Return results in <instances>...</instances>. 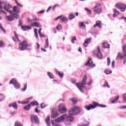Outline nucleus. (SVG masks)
<instances>
[{"instance_id": "obj_1", "label": "nucleus", "mask_w": 126, "mask_h": 126, "mask_svg": "<svg viewBox=\"0 0 126 126\" xmlns=\"http://www.w3.org/2000/svg\"><path fill=\"white\" fill-rule=\"evenodd\" d=\"M12 8V6L11 4H9L7 1H0V9H4V10H6L7 12L10 13L12 11L10 10L9 9Z\"/></svg>"}, {"instance_id": "obj_2", "label": "nucleus", "mask_w": 126, "mask_h": 126, "mask_svg": "<svg viewBox=\"0 0 126 126\" xmlns=\"http://www.w3.org/2000/svg\"><path fill=\"white\" fill-rule=\"evenodd\" d=\"M87 80V76L84 75L82 81L81 83H78L76 84V86L78 87L81 92H84V91L86 90V88L84 85H86V81Z\"/></svg>"}, {"instance_id": "obj_3", "label": "nucleus", "mask_w": 126, "mask_h": 126, "mask_svg": "<svg viewBox=\"0 0 126 126\" xmlns=\"http://www.w3.org/2000/svg\"><path fill=\"white\" fill-rule=\"evenodd\" d=\"M82 111V108L79 106H74L69 110V114L71 116H75L80 114Z\"/></svg>"}, {"instance_id": "obj_4", "label": "nucleus", "mask_w": 126, "mask_h": 126, "mask_svg": "<svg viewBox=\"0 0 126 126\" xmlns=\"http://www.w3.org/2000/svg\"><path fill=\"white\" fill-rule=\"evenodd\" d=\"M19 49L20 51H25V50H31L32 49V44H28L27 41H24L19 43Z\"/></svg>"}, {"instance_id": "obj_5", "label": "nucleus", "mask_w": 126, "mask_h": 126, "mask_svg": "<svg viewBox=\"0 0 126 126\" xmlns=\"http://www.w3.org/2000/svg\"><path fill=\"white\" fill-rule=\"evenodd\" d=\"M31 123L32 124H34L35 125H40V120H39V118L37 115H32L31 116Z\"/></svg>"}, {"instance_id": "obj_6", "label": "nucleus", "mask_w": 126, "mask_h": 126, "mask_svg": "<svg viewBox=\"0 0 126 126\" xmlns=\"http://www.w3.org/2000/svg\"><path fill=\"white\" fill-rule=\"evenodd\" d=\"M58 111L60 113L63 114V113H66L67 112V109L65 108V104L64 103H61L58 107Z\"/></svg>"}, {"instance_id": "obj_7", "label": "nucleus", "mask_w": 126, "mask_h": 126, "mask_svg": "<svg viewBox=\"0 0 126 126\" xmlns=\"http://www.w3.org/2000/svg\"><path fill=\"white\" fill-rule=\"evenodd\" d=\"M9 84H13L16 89H19L20 88V84L17 82L15 79H13L10 81Z\"/></svg>"}, {"instance_id": "obj_8", "label": "nucleus", "mask_w": 126, "mask_h": 126, "mask_svg": "<svg viewBox=\"0 0 126 126\" xmlns=\"http://www.w3.org/2000/svg\"><path fill=\"white\" fill-rule=\"evenodd\" d=\"M116 7L119 9H121V11H125L126 9V5L124 3H117L116 5Z\"/></svg>"}, {"instance_id": "obj_9", "label": "nucleus", "mask_w": 126, "mask_h": 126, "mask_svg": "<svg viewBox=\"0 0 126 126\" xmlns=\"http://www.w3.org/2000/svg\"><path fill=\"white\" fill-rule=\"evenodd\" d=\"M65 119L68 125H71L70 123H73V121H74V118H73L71 115L69 116L66 115V117Z\"/></svg>"}, {"instance_id": "obj_10", "label": "nucleus", "mask_w": 126, "mask_h": 126, "mask_svg": "<svg viewBox=\"0 0 126 126\" xmlns=\"http://www.w3.org/2000/svg\"><path fill=\"white\" fill-rule=\"evenodd\" d=\"M92 61V59L91 58H89V60L87 63H86L85 65L89 67H95L96 65L93 63V62H91Z\"/></svg>"}, {"instance_id": "obj_11", "label": "nucleus", "mask_w": 126, "mask_h": 126, "mask_svg": "<svg viewBox=\"0 0 126 126\" xmlns=\"http://www.w3.org/2000/svg\"><path fill=\"white\" fill-rule=\"evenodd\" d=\"M66 116H67V114H63L59 118L55 119V121H57L59 123H62V122H63V121H64V119L66 118Z\"/></svg>"}, {"instance_id": "obj_12", "label": "nucleus", "mask_w": 126, "mask_h": 126, "mask_svg": "<svg viewBox=\"0 0 126 126\" xmlns=\"http://www.w3.org/2000/svg\"><path fill=\"white\" fill-rule=\"evenodd\" d=\"M58 116H59V113H58V111H57L55 109H52L51 115L52 119H55V118H57Z\"/></svg>"}, {"instance_id": "obj_13", "label": "nucleus", "mask_w": 126, "mask_h": 126, "mask_svg": "<svg viewBox=\"0 0 126 126\" xmlns=\"http://www.w3.org/2000/svg\"><path fill=\"white\" fill-rule=\"evenodd\" d=\"M97 52H96V57L99 59H102L103 58V55H102V53H101V51L100 50V47H97Z\"/></svg>"}, {"instance_id": "obj_14", "label": "nucleus", "mask_w": 126, "mask_h": 126, "mask_svg": "<svg viewBox=\"0 0 126 126\" xmlns=\"http://www.w3.org/2000/svg\"><path fill=\"white\" fill-rule=\"evenodd\" d=\"M93 105H94V106H93V108H96L97 106H98V107H101L102 108H106V107H107V105H106L99 104L96 102H94Z\"/></svg>"}, {"instance_id": "obj_15", "label": "nucleus", "mask_w": 126, "mask_h": 126, "mask_svg": "<svg viewBox=\"0 0 126 126\" xmlns=\"http://www.w3.org/2000/svg\"><path fill=\"white\" fill-rule=\"evenodd\" d=\"M9 107L10 108L12 107L14 108L15 110H17V109H18V106L17 105L16 102H15L9 104Z\"/></svg>"}, {"instance_id": "obj_16", "label": "nucleus", "mask_w": 126, "mask_h": 126, "mask_svg": "<svg viewBox=\"0 0 126 126\" xmlns=\"http://www.w3.org/2000/svg\"><path fill=\"white\" fill-rule=\"evenodd\" d=\"M31 26L32 27H37V28H41L42 26L38 22H33L32 23Z\"/></svg>"}, {"instance_id": "obj_17", "label": "nucleus", "mask_w": 126, "mask_h": 126, "mask_svg": "<svg viewBox=\"0 0 126 126\" xmlns=\"http://www.w3.org/2000/svg\"><path fill=\"white\" fill-rule=\"evenodd\" d=\"M13 10L14 12H15V13L18 14L20 13V9L17 6H14L13 7Z\"/></svg>"}, {"instance_id": "obj_18", "label": "nucleus", "mask_w": 126, "mask_h": 126, "mask_svg": "<svg viewBox=\"0 0 126 126\" xmlns=\"http://www.w3.org/2000/svg\"><path fill=\"white\" fill-rule=\"evenodd\" d=\"M91 40L92 38H88L87 39H86V40L85 41L83 45L85 47H87V46H88V44H90L91 42Z\"/></svg>"}, {"instance_id": "obj_19", "label": "nucleus", "mask_w": 126, "mask_h": 126, "mask_svg": "<svg viewBox=\"0 0 126 126\" xmlns=\"http://www.w3.org/2000/svg\"><path fill=\"white\" fill-rule=\"evenodd\" d=\"M94 11L96 12V13H98V14H100L102 12V11H103V8L99 7L94 9Z\"/></svg>"}, {"instance_id": "obj_20", "label": "nucleus", "mask_w": 126, "mask_h": 126, "mask_svg": "<svg viewBox=\"0 0 126 126\" xmlns=\"http://www.w3.org/2000/svg\"><path fill=\"white\" fill-rule=\"evenodd\" d=\"M21 28L23 31H27L28 30H31V29H32L31 27H29L27 26H23L21 27Z\"/></svg>"}, {"instance_id": "obj_21", "label": "nucleus", "mask_w": 126, "mask_h": 126, "mask_svg": "<svg viewBox=\"0 0 126 126\" xmlns=\"http://www.w3.org/2000/svg\"><path fill=\"white\" fill-rule=\"evenodd\" d=\"M10 14H11V15L12 16H13V17H14L16 19H18V18H19V17H20V16H19V15L13 12V11H12L10 13Z\"/></svg>"}, {"instance_id": "obj_22", "label": "nucleus", "mask_w": 126, "mask_h": 126, "mask_svg": "<svg viewBox=\"0 0 126 126\" xmlns=\"http://www.w3.org/2000/svg\"><path fill=\"white\" fill-rule=\"evenodd\" d=\"M93 107H94V104L91 105L90 106L85 105L84 106V108L85 109H86V110H87L88 111H90V110H91V109H95V108H93Z\"/></svg>"}, {"instance_id": "obj_23", "label": "nucleus", "mask_w": 126, "mask_h": 126, "mask_svg": "<svg viewBox=\"0 0 126 126\" xmlns=\"http://www.w3.org/2000/svg\"><path fill=\"white\" fill-rule=\"evenodd\" d=\"M68 19L66 17H63V18H60V21L63 22V23H66Z\"/></svg>"}, {"instance_id": "obj_24", "label": "nucleus", "mask_w": 126, "mask_h": 126, "mask_svg": "<svg viewBox=\"0 0 126 126\" xmlns=\"http://www.w3.org/2000/svg\"><path fill=\"white\" fill-rule=\"evenodd\" d=\"M69 20H72V19H73V18H75V14L73 13H70L69 14Z\"/></svg>"}, {"instance_id": "obj_25", "label": "nucleus", "mask_w": 126, "mask_h": 126, "mask_svg": "<svg viewBox=\"0 0 126 126\" xmlns=\"http://www.w3.org/2000/svg\"><path fill=\"white\" fill-rule=\"evenodd\" d=\"M24 109L25 110V111H29V110L31 109V104H29L28 105L24 106Z\"/></svg>"}, {"instance_id": "obj_26", "label": "nucleus", "mask_w": 126, "mask_h": 126, "mask_svg": "<svg viewBox=\"0 0 126 126\" xmlns=\"http://www.w3.org/2000/svg\"><path fill=\"white\" fill-rule=\"evenodd\" d=\"M56 74L59 75L60 76V77H61V78H63V72L61 73L60 72H59V71H57L56 70Z\"/></svg>"}, {"instance_id": "obj_27", "label": "nucleus", "mask_w": 126, "mask_h": 126, "mask_svg": "<svg viewBox=\"0 0 126 126\" xmlns=\"http://www.w3.org/2000/svg\"><path fill=\"white\" fill-rule=\"evenodd\" d=\"M79 27L81 28V29H84L85 28H86V27L85 26L84 22L79 23Z\"/></svg>"}, {"instance_id": "obj_28", "label": "nucleus", "mask_w": 126, "mask_h": 126, "mask_svg": "<svg viewBox=\"0 0 126 126\" xmlns=\"http://www.w3.org/2000/svg\"><path fill=\"white\" fill-rule=\"evenodd\" d=\"M55 123H54V122H53V121H52V124L53 126H62L61 125V124H60L59 123H60L59 122H57V121H55Z\"/></svg>"}, {"instance_id": "obj_29", "label": "nucleus", "mask_w": 126, "mask_h": 126, "mask_svg": "<svg viewBox=\"0 0 126 126\" xmlns=\"http://www.w3.org/2000/svg\"><path fill=\"white\" fill-rule=\"evenodd\" d=\"M6 18L7 19V20L8 21H13L14 20V19L13 17H11V16H6Z\"/></svg>"}, {"instance_id": "obj_30", "label": "nucleus", "mask_w": 126, "mask_h": 126, "mask_svg": "<svg viewBox=\"0 0 126 126\" xmlns=\"http://www.w3.org/2000/svg\"><path fill=\"white\" fill-rule=\"evenodd\" d=\"M50 117H48L47 118V119L45 120V122L47 124V125L48 126H50V125H51V122L50 121Z\"/></svg>"}, {"instance_id": "obj_31", "label": "nucleus", "mask_w": 126, "mask_h": 126, "mask_svg": "<svg viewBox=\"0 0 126 126\" xmlns=\"http://www.w3.org/2000/svg\"><path fill=\"white\" fill-rule=\"evenodd\" d=\"M96 26L98 27V28H102V23L101 21H96Z\"/></svg>"}, {"instance_id": "obj_32", "label": "nucleus", "mask_w": 126, "mask_h": 126, "mask_svg": "<svg viewBox=\"0 0 126 126\" xmlns=\"http://www.w3.org/2000/svg\"><path fill=\"white\" fill-rule=\"evenodd\" d=\"M27 20L28 21V22H32L33 21H39V20H40L37 18H35V19H33L32 20H30L29 18H28Z\"/></svg>"}, {"instance_id": "obj_33", "label": "nucleus", "mask_w": 126, "mask_h": 126, "mask_svg": "<svg viewBox=\"0 0 126 126\" xmlns=\"http://www.w3.org/2000/svg\"><path fill=\"white\" fill-rule=\"evenodd\" d=\"M102 46L103 48L109 49L110 48V45L108 44V43L104 42L102 44Z\"/></svg>"}, {"instance_id": "obj_34", "label": "nucleus", "mask_w": 126, "mask_h": 126, "mask_svg": "<svg viewBox=\"0 0 126 126\" xmlns=\"http://www.w3.org/2000/svg\"><path fill=\"white\" fill-rule=\"evenodd\" d=\"M48 76H49V77L51 79H54L55 78L54 75L50 72H48Z\"/></svg>"}, {"instance_id": "obj_35", "label": "nucleus", "mask_w": 126, "mask_h": 126, "mask_svg": "<svg viewBox=\"0 0 126 126\" xmlns=\"http://www.w3.org/2000/svg\"><path fill=\"white\" fill-rule=\"evenodd\" d=\"M31 105H32V106H35H35H39V103L36 101H33L31 102Z\"/></svg>"}, {"instance_id": "obj_36", "label": "nucleus", "mask_w": 126, "mask_h": 126, "mask_svg": "<svg viewBox=\"0 0 126 126\" xmlns=\"http://www.w3.org/2000/svg\"><path fill=\"white\" fill-rule=\"evenodd\" d=\"M27 89V84H25L24 85V88L21 89V91H23V92H25Z\"/></svg>"}, {"instance_id": "obj_37", "label": "nucleus", "mask_w": 126, "mask_h": 126, "mask_svg": "<svg viewBox=\"0 0 126 126\" xmlns=\"http://www.w3.org/2000/svg\"><path fill=\"white\" fill-rule=\"evenodd\" d=\"M45 48H49V39H46V41H45Z\"/></svg>"}, {"instance_id": "obj_38", "label": "nucleus", "mask_w": 126, "mask_h": 126, "mask_svg": "<svg viewBox=\"0 0 126 126\" xmlns=\"http://www.w3.org/2000/svg\"><path fill=\"white\" fill-rule=\"evenodd\" d=\"M104 73H105L106 74H111V73H112V70L106 69L104 70Z\"/></svg>"}, {"instance_id": "obj_39", "label": "nucleus", "mask_w": 126, "mask_h": 126, "mask_svg": "<svg viewBox=\"0 0 126 126\" xmlns=\"http://www.w3.org/2000/svg\"><path fill=\"white\" fill-rule=\"evenodd\" d=\"M0 29L3 32V33H6V32L5 31V30L3 29V27H2V25H1V24L0 23Z\"/></svg>"}, {"instance_id": "obj_40", "label": "nucleus", "mask_w": 126, "mask_h": 126, "mask_svg": "<svg viewBox=\"0 0 126 126\" xmlns=\"http://www.w3.org/2000/svg\"><path fill=\"white\" fill-rule=\"evenodd\" d=\"M119 98H120V96H117V97L116 98H115L113 100H112V101H111V103H112V104H114V103H116V102H117V101L119 100Z\"/></svg>"}, {"instance_id": "obj_41", "label": "nucleus", "mask_w": 126, "mask_h": 126, "mask_svg": "<svg viewBox=\"0 0 126 126\" xmlns=\"http://www.w3.org/2000/svg\"><path fill=\"white\" fill-rule=\"evenodd\" d=\"M37 29L35 28L34 29V35L35 36V38H38V32H37Z\"/></svg>"}, {"instance_id": "obj_42", "label": "nucleus", "mask_w": 126, "mask_h": 126, "mask_svg": "<svg viewBox=\"0 0 126 126\" xmlns=\"http://www.w3.org/2000/svg\"><path fill=\"white\" fill-rule=\"evenodd\" d=\"M70 100L73 103V104H76L77 102V100L76 98L70 99Z\"/></svg>"}, {"instance_id": "obj_43", "label": "nucleus", "mask_w": 126, "mask_h": 126, "mask_svg": "<svg viewBox=\"0 0 126 126\" xmlns=\"http://www.w3.org/2000/svg\"><path fill=\"white\" fill-rule=\"evenodd\" d=\"M3 100H4V96H3V94H0V102H2Z\"/></svg>"}, {"instance_id": "obj_44", "label": "nucleus", "mask_w": 126, "mask_h": 126, "mask_svg": "<svg viewBox=\"0 0 126 126\" xmlns=\"http://www.w3.org/2000/svg\"><path fill=\"white\" fill-rule=\"evenodd\" d=\"M100 6H101V4H100L99 3H97L95 4V5L94 7L93 8V9H95V8L100 7Z\"/></svg>"}, {"instance_id": "obj_45", "label": "nucleus", "mask_w": 126, "mask_h": 126, "mask_svg": "<svg viewBox=\"0 0 126 126\" xmlns=\"http://www.w3.org/2000/svg\"><path fill=\"white\" fill-rule=\"evenodd\" d=\"M16 4L19 6L20 7H23V5H21L20 3H18V1H17V0H14Z\"/></svg>"}, {"instance_id": "obj_46", "label": "nucleus", "mask_w": 126, "mask_h": 126, "mask_svg": "<svg viewBox=\"0 0 126 126\" xmlns=\"http://www.w3.org/2000/svg\"><path fill=\"white\" fill-rule=\"evenodd\" d=\"M74 41H76V37H73L72 38V39H71V43H72V44H75V42H74Z\"/></svg>"}, {"instance_id": "obj_47", "label": "nucleus", "mask_w": 126, "mask_h": 126, "mask_svg": "<svg viewBox=\"0 0 126 126\" xmlns=\"http://www.w3.org/2000/svg\"><path fill=\"white\" fill-rule=\"evenodd\" d=\"M56 29H57L58 30H62V29H63V27L62 26V25H59L57 27H56Z\"/></svg>"}, {"instance_id": "obj_48", "label": "nucleus", "mask_w": 126, "mask_h": 126, "mask_svg": "<svg viewBox=\"0 0 126 126\" xmlns=\"http://www.w3.org/2000/svg\"><path fill=\"white\" fill-rule=\"evenodd\" d=\"M110 63H111V59H110L109 57H108L107 58V66H109Z\"/></svg>"}, {"instance_id": "obj_49", "label": "nucleus", "mask_w": 126, "mask_h": 126, "mask_svg": "<svg viewBox=\"0 0 126 126\" xmlns=\"http://www.w3.org/2000/svg\"><path fill=\"white\" fill-rule=\"evenodd\" d=\"M15 126H23L22 124L19 122H16L15 124Z\"/></svg>"}, {"instance_id": "obj_50", "label": "nucleus", "mask_w": 126, "mask_h": 126, "mask_svg": "<svg viewBox=\"0 0 126 126\" xmlns=\"http://www.w3.org/2000/svg\"><path fill=\"white\" fill-rule=\"evenodd\" d=\"M85 10L88 12L89 14H91V10L88 9V8H85Z\"/></svg>"}, {"instance_id": "obj_51", "label": "nucleus", "mask_w": 126, "mask_h": 126, "mask_svg": "<svg viewBox=\"0 0 126 126\" xmlns=\"http://www.w3.org/2000/svg\"><path fill=\"white\" fill-rule=\"evenodd\" d=\"M104 87H108V88H110V87L109 85H108V83L107 82H105L104 84L103 85Z\"/></svg>"}, {"instance_id": "obj_52", "label": "nucleus", "mask_w": 126, "mask_h": 126, "mask_svg": "<svg viewBox=\"0 0 126 126\" xmlns=\"http://www.w3.org/2000/svg\"><path fill=\"white\" fill-rule=\"evenodd\" d=\"M113 10H114V12L115 14H117V15H119V11H118V10H117V9H113Z\"/></svg>"}, {"instance_id": "obj_53", "label": "nucleus", "mask_w": 126, "mask_h": 126, "mask_svg": "<svg viewBox=\"0 0 126 126\" xmlns=\"http://www.w3.org/2000/svg\"><path fill=\"white\" fill-rule=\"evenodd\" d=\"M22 25V22H21V19H19V24L18 25V26L19 27Z\"/></svg>"}, {"instance_id": "obj_54", "label": "nucleus", "mask_w": 126, "mask_h": 126, "mask_svg": "<svg viewBox=\"0 0 126 126\" xmlns=\"http://www.w3.org/2000/svg\"><path fill=\"white\" fill-rule=\"evenodd\" d=\"M124 98V103H126V94H124L123 95Z\"/></svg>"}, {"instance_id": "obj_55", "label": "nucleus", "mask_w": 126, "mask_h": 126, "mask_svg": "<svg viewBox=\"0 0 126 126\" xmlns=\"http://www.w3.org/2000/svg\"><path fill=\"white\" fill-rule=\"evenodd\" d=\"M15 37L16 40H17V41H18L19 42L20 40H19V39L18 38V35H17V34L16 33H15Z\"/></svg>"}, {"instance_id": "obj_56", "label": "nucleus", "mask_w": 126, "mask_h": 126, "mask_svg": "<svg viewBox=\"0 0 126 126\" xmlns=\"http://www.w3.org/2000/svg\"><path fill=\"white\" fill-rule=\"evenodd\" d=\"M61 17H63V16L61 15V16H60L58 17L57 18H55V19H54V20H55V21H57V20H59V19H61Z\"/></svg>"}, {"instance_id": "obj_57", "label": "nucleus", "mask_w": 126, "mask_h": 126, "mask_svg": "<svg viewBox=\"0 0 126 126\" xmlns=\"http://www.w3.org/2000/svg\"><path fill=\"white\" fill-rule=\"evenodd\" d=\"M44 12H45V10H42L41 11L38 12L37 14H39L40 13V14H42L44 13Z\"/></svg>"}, {"instance_id": "obj_58", "label": "nucleus", "mask_w": 126, "mask_h": 126, "mask_svg": "<svg viewBox=\"0 0 126 126\" xmlns=\"http://www.w3.org/2000/svg\"><path fill=\"white\" fill-rule=\"evenodd\" d=\"M93 82V80L92 79H91L89 83H88V85L90 86L91 84H92V83Z\"/></svg>"}, {"instance_id": "obj_59", "label": "nucleus", "mask_w": 126, "mask_h": 126, "mask_svg": "<svg viewBox=\"0 0 126 126\" xmlns=\"http://www.w3.org/2000/svg\"><path fill=\"white\" fill-rule=\"evenodd\" d=\"M40 106L41 109H44V108H45L46 107V105H45V104H44V103H41L40 104Z\"/></svg>"}, {"instance_id": "obj_60", "label": "nucleus", "mask_w": 126, "mask_h": 126, "mask_svg": "<svg viewBox=\"0 0 126 126\" xmlns=\"http://www.w3.org/2000/svg\"><path fill=\"white\" fill-rule=\"evenodd\" d=\"M4 46V44L2 41H0V47H2Z\"/></svg>"}, {"instance_id": "obj_61", "label": "nucleus", "mask_w": 126, "mask_h": 126, "mask_svg": "<svg viewBox=\"0 0 126 126\" xmlns=\"http://www.w3.org/2000/svg\"><path fill=\"white\" fill-rule=\"evenodd\" d=\"M112 68H114V67H115V61H113L112 62Z\"/></svg>"}, {"instance_id": "obj_62", "label": "nucleus", "mask_w": 126, "mask_h": 126, "mask_svg": "<svg viewBox=\"0 0 126 126\" xmlns=\"http://www.w3.org/2000/svg\"><path fill=\"white\" fill-rule=\"evenodd\" d=\"M1 13H4V14H6V12H4V11L2 10H0V14H1Z\"/></svg>"}, {"instance_id": "obj_63", "label": "nucleus", "mask_w": 126, "mask_h": 126, "mask_svg": "<svg viewBox=\"0 0 126 126\" xmlns=\"http://www.w3.org/2000/svg\"><path fill=\"white\" fill-rule=\"evenodd\" d=\"M56 7H57V5H54L52 8V10H53V11H55V10H56Z\"/></svg>"}, {"instance_id": "obj_64", "label": "nucleus", "mask_w": 126, "mask_h": 126, "mask_svg": "<svg viewBox=\"0 0 126 126\" xmlns=\"http://www.w3.org/2000/svg\"><path fill=\"white\" fill-rule=\"evenodd\" d=\"M119 109H126V106H123L119 108Z\"/></svg>"}]
</instances>
